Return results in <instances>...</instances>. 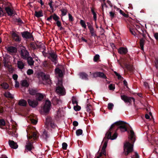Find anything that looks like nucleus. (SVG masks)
Segmentation results:
<instances>
[{
    "label": "nucleus",
    "mask_w": 158,
    "mask_h": 158,
    "mask_svg": "<svg viewBox=\"0 0 158 158\" xmlns=\"http://www.w3.org/2000/svg\"><path fill=\"white\" fill-rule=\"evenodd\" d=\"M130 134L129 138L131 141V144L129 142H127L124 145V153L126 156L128 155L130 153L133 151V143L135 140V135L133 131L131 130L130 131Z\"/></svg>",
    "instance_id": "1"
},
{
    "label": "nucleus",
    "mask_w": 158,
    "mask_h": 158,
    "mask_svg": "<svg viewBox=\"0 0 158 158\" xmlns=\"http://www.w3.org/2000/svg\"><path fill=\"white\" fill-rule=\"evenodd\" d=\"M114 127V124H112L110 128L106 134L105 137H106V138L108 139V140L109 139H110L111 140H114L116 139L117 137L118 134L116 132L112 136H111L112 132V130Z\"/></svg>",
    "instance_id": "2"
},
{
    "label": "nucleus",
    "mask_w": 158,
    "mask_h": 158,
    "mask_svg": "<svg viewBox=\"0 0 158 158\" xmlns=\"http://www.w3.org/2000/svg\"><path fill=\"white\" fill-rule=\"evenodd\" d=\"M126 123L122 121H117L114 123L113 124H114V127L115 125L119 126L118 127V129H120L122 132H125L127 131V128L126 124Z\"/></svg>",
    "instance_id": "3"
},
{
    "label": "nucleus",
    "mask_w": 158,
    "mask_h": 158,
    "mask_svg": "<svg viewBox=\"0 0 158 158\" xmlns=\"http://www.w3.org/2000/svg\"><path fill=\"white\" fill-rule=\"evenodd\" d=\"M121 98L125 103H129L130 104H131L132 101L134 102H135V99L134 98L128 97L125 95H121Z\"/></svg>",
    "instance_id": "4"
},
{
    "label": "nucleus",
    "mask_w": 158,
    "mask_h": 158,
    "mask_svg": "<svg viewBox=\"0 0 158 158\" xmlns=\"http://www.w3.org/2000/svg\"><path fill=\"white\" fill-rule=\"evenodd\" d=\"M21 49L20 55L21 57L23 59H26L29 56V54L25 47Z\"/></svg>",
    "instance_id": "5"
},
{
    "label": "nucleus",
    "mask_w": 158,
    "mask_h": 158,
    "mask_svg": "<svg viewBox=\"0 0 158 158\" xmlns=\"http://www.w3.org/2000/svg\"><path fill=\"white\" fill-rule=\"evenodd\" d=\"M8 53L11 56H14L15 55L17 52V48L14 47L10 46L7 47H6Z\"/></svg>",
    "instance_id": "6"
},
{
    "label": "nucleus",
    "mask_w": 158,
    "mask_h": 158,
    "mask_svg": "<svg viewBox=\"0 0 158 158\" xmlns=\"http://www.w3.org/2000/svg\"><path fill=\"white\" fill-rule=\"evenodd\" d=\"M127 58L125 57L124 59V61L123 62V64L124 65L125 67L128 70L131 71L132 69V66L130 64L128 63V60L127 59L128 58L130 57V55L128 54H127L126 55Z\"/></svg>",
    "instance_id": "7"
},
{
    "label": "nucleus",
    "mask_w": 158,
    "mask_h": 158,
    "mask_svg": "<svg viewBox=\"0 0 158 158\" xmlns=\"http://www.w3.org/2000/svg\"><path fill=\"white\" fill-rule=\"evenodd\" d=\"M49 56L48 58L51 60V61L54 63L55 65H56L58 62L57 59V56L56 54L54 52L49 53Z\"/></svg>",
    "instance_id": "8"
},
{
    "label": "nucleus",
    "mask_w": 158,
    "mask_h": 158,
    "mask_svg": "<svg viewBox=\"0 0 158 158\" xmlns=\"http://www.w3.org/2000/svg\"><path fill=\"white\" fill-rule=\"evenodd\" d=\"M51 105V103L50 101L48 100L46 101L43 108V110L45 113H48L49 112Z\"/></svg>",
    "instance_id": "9"
},
{
    "label": "nucleus",
    "mask_w": 158,
    "mask_h": 158,
    "mask_svg": "<svg viewBox=\"0 0 158 158\" xmlns=\"http://www.w3.org/2000/svg\"><path fill=\"white\" fill-rule=\"evenodd\" d=\"M33 142H32V140L29 141L28 140L26 142V145L25 147V152H27L28 151H31L32 149L34 148V147L33 145Z\"/></svg>",
    "instance_id": "10"
},
{
    "label": "nucleus",
    "mask_w": 158,
    "mask_h": 158,
    "mask_svg": "<svg viewBox=\"0 0 158 158\" xmlns=\"http://www.w3.org/2000/svg\"><path fill=\"white\" fill-rule=\"evenodd\" d=\"M5 10L9 16H14L16 14L15 11L9 6L6 7Z\"/></svg>",
    "instance_id": "11"
},
{
    "label": "nucleus",
    "mask_w": 158,
    "mask_h": 158,
    "mask_svg": "<svg viewBox=\"0 0 158 158\" xmlns=\"http://www.w3.org/2000/svg\"><path fill=\"white\" fill-rule=\"evenodd\" d=\"M56 92L61 95H64L66 92L63 86H57L56 87Z\"/></svg>",
    "instance_id": "12"
},
{
    "label": "nucleus",
    "mask_w": 158,
    "mask_h": 158,
    "mask_svg": "<svg viewBox=\"0 0 158 158\" xmlns=\"http://www.w3.org/2000/svg\"><path fill=\"white\" fill-rule=\"evenodd\" d=\"M22 37L26 39H30L33 38L31 34L27 31H24L21 33Z\"/></svg>",
    "instance_id": "13"
},
{
    "label": "nucleus",
    "mask_w": 158,
    "mask_h": 158,
    "mask_svg": "<svg viewBox=\"0 0 158 158\" xmlns=\"http://www.w3.org/2000/svg\"><path fill=\"white\" fill-rule=\"evenodd\" d=\"M86 109L87 111L89 112V115H90V114H91L93 116H94V113L93 112V110H94V109L92 106L90 104H88L86 105Z\"/></svg>",
    "instance_id": "14"
},
{
    "label": "nucleus",
    "mask_w": 158,
    "mask_h": 158,
    "mask_svg": "<svg viewBox=\"0 0 158 158\" xmlns=\"http://www.w3.org/2000/svg\"><path fill=\"white\" fill-rule=\"evenodd\" d=\"M27 136L28 139H31L33 138L35 140L36 139L38 138L37 135V132H32V131L31 132V134L28 133Z\"/></svg>",
    "instance_id": "15"
},
{
    "label": "nucleus",
    "mask_w": 158,
    "mask_h": 158,
    "mask_svg": "<svg viewBox=\"0 0 158 158\" xmlns=\"http://www.w3.org/2000/svg\"><path fill=\"white\" fill-rule=\"evenodd\" d=\"M103 141H105V142L104 143L103 145L102 151L103 153L105 155V156H106V149L107 146V143L108 141V139L106 138V137H104Z\"/></svg>",
    "instance_id": "16"
},
{
    "label": "nucleus",
    "mask_w": 158,
    "mask_h": 158,
    "mask_svg": "<svg viewBox=\"0 0 158 158\" xmlns=\"http://www.w3.org/2000/svg\"><path fill=\"white\" fill-rule=\"evenodd\" d=\"M27 102L29 105L33 108L35 107L38 104V102L36 100H32L29 99L27 100Z\"/></svg>",
    "instance_id": "17"
},
{
    "label": "nucleus",
    "mask_w": 158,
    "mask_h": 158,
    "mask_svg": "<svg viewBox=\"0 0 158 158\" xmlns=\"http://www.w3.org/2000/svg\"><path fill=\"white\" fill-rule=\"evenodd\" d=\"M11 35L13 40L16 42H19L21 40V39L19 35L15 32L12 31Z\"/></svg>",
    "instance_id": "18"
},
{
    "label": "nucleus",
    "mask_w": 158,
    "mask_h": 158,
    "mask_svg": "<svg viewBox=\"0 0 158 158\" xmlns=\"http://www.w3.org/2000/svg\"><path fill=\"white\" fill-rule=\"evenodd\" d=\"M9 143L10 147L13 149H16L18 147V145L13 140H9Z\"/></svg>",
    "instance_id": "19"
},
{
    "label": "nucleus",
    "mask_w": 158,
    "mask_h": 158,
    "mask_svg": "<svg viewBox=\"0 0 158 158\" xmlns=\"http://www.w3.org/2000/svg\"><path fill=\"white\" fill-rule=\"evenodd\" d=\"M118 52L121 54H126L127 52V49L126 48L121 47L118 49Z\"/></svg>",
    "instance_id": "20"
},
{
    "label": "nucleus",
    "mask_w": 158,
    "mask_h": 158,
    "mask_svg": "<svg viewBox=\"0 0 158 158\" xmlns=\"http://www.w3.org/2000/svg\"><path fill=\"white\" fill-rule=\"evenodd\" d=\"M29 93L30 94L32 95H36V94L38 93V89L35 88H30L28 90Z\"/></svg>",
    "instance_id": "21"
},
{
    "label": "nucleus",
    "mask_w": 158,
    "mask_h": 158,
    "mask_svg": "<svg viewBox=\"0 0 158 158\" xmlns=\"http://www.w3.org/2000/svg\"><path fill=\"white\" fill-rule=\"evenodd\" d=\"M79 75L80 77L82 79L85 80H89L88 75L85 72H81L80 73Z\"/></svg>",
    "instance_id": "22"
},
{
    "label": "nucleus",
    "mask_w": 158,
    "mask_h": 158,
    "mask_svg": "<svg viewBox=\"0 0 158 158\" xmlns=\"http://www.w3.org/2000/svg\"><path fill=\"white\" fill-rule=\"evenodd\" d=\"M55 71L56 74H58L60 77H62L63 76V73L62 70L58 68H56L55 69Z\"/></svg>",
    "instance_id": "23"
},
{
    "label": "nucleus",
    "mask_w": 158,
    "mask_h": 158,
    "mask_svg": "<svg viewBox=\"0 0 158 158\" xmlns=\"http://www.w3.org/2000/svg\"><path fill=\"white\" fill-rule=\"evenodd\" d=\"M44 98V95L40 93H38L36 95V100L37 102L40 101L42 100Z\"/></svg>",
    "instance_id": "24"
},
{
    "label": "nucleus",
    "mask_w": 158,
    "mask_h": 158,
    "mask_svg": "<svg viewBox=\"0 0 158 158\" xmlns=\"http://www.w3.org/2000/svg\"><path fill=\"white\" fill-rule=\"evenodd\" d=\"M26 60H27V62L29 65L32 66L34 65V61L33 60V58L32 57L28 56Z\"/></svg>",
    "instance_id": "25"
},
{
    "label": "nucleus",
    "mask_w": 158,
    "mask_h": 158,
    "mask_svg": "<svg viewBox=\"0 0 158 158\" xmlns=\"http://www.w3.org/2000/svg\"><path fill=\"white\" fill-rule=\"evenodd\" d=\"M17 65L19 69H22L24 68L25 64L22 61L18 60L17 61Z\"/></svg>",
    "instance_id": "26"
},
{
    "label": "nucleus",
    "mask_w": 158,
    "mask_h": 158,
    "mask_svg": "<svg viewBox=\"0 0 158 158\" xmlns=\"http://www.w3.org/2000/svg\"><path fill=\"white\" fill-rule=\"evenodd\" d=\"M18 104L20 106H26L27 105V102L24 99H21L19 101Z\"/></svg>",
    "instance_id": "27"
},
{
    "label": "nucleus",
    "mask_w": 158,
    "mask_h": 158,
    "mask_svg": "<svg viewBox=\"0 0 158 158\" xmlns=\"http://www.w3.org/2000/svg\"><path fill=\"white\" fill-rule=\"evenodd\" d=\"M43 78L45 80L47 83L48 84H51V81L49 78V77L48 75H44V76Z\"/></svg>",
    "instance_id": "28"
},
{
    "label": "nucleus",
    "mask_w": 158,
    "mask_h": 158,
    "mask_svg": "<svg viewBox=\"0 0 158 158\" xmlns=\"http://www.w3.org/2000/svg\"><path fill=\"white\" fill-rule=\"evenodd\" d=\"M145 42V40L143 38H141L140 40L139 44L140 49L141 50H143V47Z\"/></svg>",
    "instance_id": "29"
},
{
    "label": "nucleus",
    "mask_w": 158,
    "mask_h": 158,
    "mask_svg": "<svg viewBox=\"0 0 158 158\" xmlns=\"http://www.w3.org/2000/svg\"><path fill=\"white\" fill-rule=\"evenodd\" d=\"M35 16L37 18H39L43 16V11L41 10L38 12L35 11Z\"/></svg>",
    "instance_id": "30"
},
{
    "label": "nucleus",
    "mask_w": 158,
    "mask_h": 158,
    "mask_svg": "<svg viewBox=\"0 0 158 158\" xmlns=\"http://www.w3.org/2000/svg\"><path fill=\"white\" fill-rule=\"evenodd\" d=\"M52 121V118L50 117H48L46 118L45 124L47 126L49 125V124Z\"/></svg>",
    "instance_id": "31"
},
{
    "label": "nucleus",
    "mask_w": 158,
    "mask_h": 158,
    "mask_svg": "<svg viewBox=\"0 0 158 158\" xmlns=\"http://www.w3.org/2000/svg\"><path fill=\"white\" fill-rule=\"evenodd\" d=\"M5 96L7 98H9L11 99L13 98L14 97L9 92H6L4 94Z\"/></svg>",
    "instance_id": "32"
},
{
    "label": "nucleus",
    "mask_w": 158,
    "mask_h": 158,
    "mask_svg": "<svg viewBox=\"0 0 158 158\" xmlns=\"http://www.w3.org/2000/svg\"><path fill=\"white\" fill-rule=\"evenodd\" d=\"M98 77H100L103 79L106 78V75L102 72H98Z\"/></svg>",
    "instance_id": "33"
},
{
    "label": "nucleus",
    "mask_w": 158,
    "mask_h": 158,
    "mask_svg": "<svg viewBox=\"0 0 158 158\" xmlns=\"http://www.w3.org/2000/svg\"><path fill=\"white\" fill-rule=\"evenodd\" d=\"M1 86L3 89H7L9 87L8 84L6 82H3L1 85Z\"/></svg>",
    "instance_id": "34"
},
{
    "label": "nucleus",
    "mask_w": 158,
    "mask_h": 158,
    "mask_svg": "<svg viewBox=\"0 0 158 158\" xmlns=\"http://www.w3.org/2000/svg\"><path fill=\"white\" fill-rule=\"evenodd\" d=\"M22 85L24 87H28L29 86V84L26 80H24L22 81Z\"/></svg>",
    "instance_id": "35"
},
{
    "label": "nucleus",
    "mask_w": 158,
    "mask_h": 158,
    "mask_svg": "<svg viewBox=\"0 0 158 158\" xmlns=\"http://www.w3.org/2000/svg\"><path fill=\"white\" fill-rule=\"evenodd\" d=\"M80 24L81 26L85 29L86 28V25L85 24V22L83 20H81L80 21Z\"/></svg>",
    "instance_id": "36"
},
{
    "label": "nucleus",
    "mask_w": 158,
    "mask_h": 158,
    "mask_svg": "<svg viewBox=\"0 0 158 158\" xmlns=\"http://www.w3.org/2000/svg\"><path fill=\"white\" fill-rule=\"evenodd\" d=\"M60 10L61 12V15L62 16H64L66 15L67 12V10L66 9H62Z\"/></svg>",
    "instance_id": "37"
},
{
    "label": "nucleus",
    "mask_w": 158,
    "mask_h": 158,
    "mask_svg": "<svg viewBox=\"0 0 158 158\" xmlns=\"http://www.w3.org/2000/svg\"><path fill=\"white\" fill-rule=\"evenodd\" d=\"M83 131L81 129H79L76 131V134L77 136H79L82 134Z\"/></svg>",
    "instance_id": "38"
},
{
    "label": "nucleus",
    "mask_w": 158,
    "mask_h": 158,
    "mask_svg": "<svg viewBox=\"0 0 158 158\" xmlns=\"http://www.w3.org/2000/svg\"><path fill=\"white\" fill-rule=\"evenodd\" d=\"M100 58V56L98 54H96L95 55L94 57L93 60L94 62H97L98 60Z\"/></svg>",
    "instance_id": "39"
},
{
    "label": "nucleus",
    "mask_w": 158,
    "mask_h": 158,
    "mask_svg": "<svg viewBox=\"0 0 158 158\" xmlns=\"http://www.w3.org/2000/svg\"><path fill=\"white\" fill-rule=\"evenodd\" d=\"M114 74L118 77V79L119 80H122L123 79V78L118 73L114 71Z\"/></svg>",
    "instance_id": "40"
},
{
    "label": "nucleus",
    "mask_w": 158,
    "mask_h": 158,
    "mask_svg": "<svg viewBox=\"0 0 158 158\" xmlns=\"http://www.w3.org/2000/svg\"><path fill=\"white\" fill-rule=\"evenodd\" d=\"M116 15V14L113 11H111L110 12V16L111 19L115 17Z\"/></svg>",
    "instance_id": "41"
},
{
    "label": "nucleus",
    "mask_w": 158,
    "mask_h": 158,
    "mask_svg": "<svg viewBox=\"0 0 158 158\" xmlns=\"http://www.w3.org/2000/svg\"><path fill=\"white\" fill-rule=\"evenodd\" d=\"M6 125V122L3 119H0V127L1 126H4Z\"/></svg>",
    "instance_id": "42"
},
{
    "label": "nucleus",
    "mask_w": 158,
    "mask_h": 158,
    "mask_svg": "<svg viewBox=\"0 0 158 158\" xmlns=\"http://www.w3.org/2000/svg\"><path fill=\"white\" fill-rule=\"evenodd\" d=\"M129 30L131 34L134 36H135L136 33L135 31V28L131 27L130 28Z\"/></svg>",
    "instance_id": "43"
},
{
    "label": "nucleus",
    "mask_w": 158,
    "mask_h": 158,
    "mask_svg": "<svg viewBox=\"0 0 158 158\" xmlns=\"http://www.w3.org/2000/svg\"><path fill=\"white\" fill-rule=\"evenodd\" d=\"M43 135L47 140V138L48 137V136L47 132L46 130H44L43 131Z\"/></svg>",
    "instance_id": "44"
},
{
    "label": "nucleus",
    "mask_w": 158,
    "mask_h": 158,
    "mask_svg": "<svg viewBox=\"0 0 158 158\" xmlns=\"http://www.w3.org/2000/svg\"><path fill=\"white\" fill-rule=\"evenodd\" d=\"M53 19L55 21H57L59 20L60 18L56 14H54L53 15Z\"/></svg>",
    "instance_id": "45"
},
{
    "label": "nucleus",
    "mask_w": 158,
    "mask_h": 158,
    "mask_svg": "<svg viewBox=\"0 0 158 158\" xmlns=\"http://www.w3.org/2000/svg\"><path fill=\"white\" fill-rule=\"evenodd\" d=\"M135 26H134L133 28H134L135 29L139 34H141V32L138 30V29H139L140 28V26L137 24H135Z\"/></svg>",
    "instance_id": "46"
},
{
    "label": "nucleus",
    "mask_w": 158,
    "mask_h": 158,
    "mask_svg": "<svg viewBox=\"0 0 158 158\" xmlns=\"http://www.w3.org/2000/svg\"><path fill=\"white\" fill-rule=\"evenodd\" d=\"M108 88L110 90H114L115 88V85L113 84H110L109 85Z\"/></svg>",
    "instance_id": "47"
},
{
    "label": "nucleus",
    "mask_w": 158,
    "mask_h": 158,
    "mask_svg": "<svg viewBox=\"0 0 158 158\" xmlns=\"http://www.w3.org/2000/svg\"><path fill=\"white\" fill-rule=\"evenodd\" d=\"M74 109L75 111H79L81 109V107L80 106L77 105H76V106H74Z\"/></svg>",
    "instance_id": "48"
},
{
    "label": "nucleus",
    "mask_w": 158,
    "mask_h": 158,
    "mask_svg": "<svg viewBox=\"0 0 158 158\" xmlns=\"http://www.w3.org/2000/svg\"><path fill=\"white\" fill-rule=\"evenodd\" d=\"M114 104L112 103H109L108 105V108L109 110H111L114 107Z\"/></svg>",
    "instance_id": "49"
},
{
    "label": "nucleus",
    "mask_w": 158,
    "mask_h": 158,
    "mask_svg": "<svg viewBox=\"0 0 158 158\" xmlns=\"http://www.w3.org/2000/svg\"><path fill=\"white\" fill-rule=\"evenodd\" d=\"M119 12L120 14H122L124 17L127 18L128 17V15L125 14L123 11L121 10H120Z\"/></svg>",
    "instance_id": "50"
},
{
    "label": "nucleus",
    "mask_w": 158,
    "mask_h": 158,
    "mask_svg": "<svg viewBox=\"0 0 158 158\" xmlns=\"http://www.w3.org/2000/svg\"><path fill=\"white\" fill-rule=\"evenodd\" d=\"M62 148L63 149L65 150L67 149V147L68 146L67 143L65 142L63 143L62 144Z\"/></svg>",
    "instance_id": "51"
},
{
    "label": "nucleus",
    "mask_w": 158,
    "mask_h": 158,
    "mask_svg": "<svg viewBox=\"0 0 158 158\" xmlns=\"http://www.w3.org/2000/svg\"><path fill=\"white\" fill-rule=\"evenodd\" d=\"M90 32L91 34V36L96 37L97 36L96 33V32L94 30L92 31H90Z\"/></svg>",
    "instance_id": "52"
},
{
    "label": "nucleus",
    "mask_w": 158,
    "mask_h": 158,
    "mask_svg": "<svg viewBox=\"0 0 158 158\" xmlns=\"http://www.w3.org/2000/svg\"><path fill=\"white\" fill-rule=\"evenodd\" d=\"M69 15V20L70 22H73L74 21L73 18L71 15V14L69 13L68 14Z\"/></svg>",
    "instance_id": "53"
},
{
    "label": "nucleus",
    "mask_w": 158,
    "mask_h": 158,
    "mask_svg": "<svg viewBox=\"0 0 158 158\" xmlns=\"http://www.w3.org/2000/svg\"><path fill=\"white\" fill-rule=\"evenodd\" d=\"M33 73V71L32 69H29L27 71V73L28 75H31Z\"/></svg>",
    "instance_id": "54"
},
{
    "label": "nucleus",
    "mask_w": 158,
    "mask_h": 158,
    "mask_svg": "<svg viewBox=\"0 0 158 158\" xmlns=\"http://www.w3.org/2000/svg\"><path fill=\"white\" fill-rule=\"evenodd\" d=\"M43 66L45 67H48L49 66L47 61L45 60L43 64Z\"/></svg>",
    "instance_id": "55"
},
{
    "label": "nucleus",
    "mask_w": 158,
    "mask_h": 158,
    "mask_svg": "<svg viewBox=\"0 0 158 158\" xmlns=\"http://www.w3.org/2000/svg\"><path fill=\"white\" fill-rule=\"evenodd\" d=\"M8 133L13 136H15V133H14L12 131L9 130L7 131Z\"/></svg>",
    "instance_id": "56"
},
{
    "label": "nucleus",
    "mask_w": 158,
    "mask_h": 158,
    "mask_svg": "<svg viewBox=\"0 0 158 158\" xmlns=\"http://www.w3.org/2000/svg\"><path fill=\"white\" fill-rule=\"evenodd\" d=\"M30 47L33 50H35L36 49V47L35 44L32 43L30 44Z\"/></svg>",
    "instance_id": "57"
},
{
    "label": "nucleus",
    "mask_w": 158,
    "mask_h": 158,
    "mask_svg": "<svg viewBox=\"0 0 158 158\" xmlns=\"http://www.w3.org/2000/svg\"><path fill=\"white\" fill-rule=\"evenodd\" d=\"M15 20L16 21L20 24H22L23 23V22L22 20H21V19L19 18V19H16Z\"/></svg>",
    "instance_id": "58"
},
{
    "label": "nucleus",
    "mask_w": 158,
    "mask_h": 158,
    "mask_svg": "<svg viewBox=\"0 0 158 158\" xmlns=\"http://www.w3.org/2000/svg\"><path fill=\"white\" fill-rule=\"evenodd\" d=\"M135 154L131 157L132 158H139V156L137 152H135Z\"/></svg>",
    "instance_id": "59"
},
{
    "label": "nucleus",
    "mask_w": 158,
    "mask_h": 158,
    "mask_svg": "<svg viewBox=\"0 0 158 158\" xmlns=\"http://www.w3.org/2000/svg\"><path fill=\"white\" fill-rule=\"evenodd\" d=\"M57 86H63L62 81V80H58Z\"/></svg>",
    "instance_id": "60"
},
{
    "label": "nucleus",
    "mask_w": 158,
    "mask_h": 158,
    "mask_svg": "<svg viewBox=\"0 0 158 158\" xmlns=\"http://www.w3.org/2000/svg\"><path fill=\"white\" fill-rule=\"evenodd\" d=\"M31 123L34 124H36L37 122V120L34 118H31Z\"/></svg>",
    "instance_id": "61"
},
{
    "label": "nucleus",
    "mask_w": 158,
    "mask_h": 158,
    "mask_svg": "<svg viewBox=\"0 0 158 158\" xmlns=\"http://www.w3.org/2000/svg\"><path fill=\"white\" fill-rule=\"evenodd\" d=\"M72 102L73 104L77 105L78 104V102L76 101L75 99L73 98L72 100Z\"/></svg>",
    "instance_id": "62"
},
{
    "label": "nucleus",
    "mask_w": 158,
    "mask_h": 158,
    "mask_svg": "<svg viewBox=\"0 0 158 158\" xmlns=\"http://www.w3.org/2000/svg\"><path fill=\"white\" fill-rule=\"evenodd\" d=\"M49 125H50L51 127L53 128H55L56 126V125L53 122V121L49 124Z\"/></svg>",
    "instance_id": "63"
},
{
    "label": "nucleus",
    "mask_w": 158,
    "mask_h": 158,
    "mask_svg": "<svg viewBox=\"0 0 158 158\" xmlns=\"http://www.w3.org/2000/svg\"><path fill=\"white\" fill-rule=\"evenodd\" d=\"M154 36L155 39L158 40V33H154Z\"/></svg>",
    "instance_id": "64"
}]
</instances>
